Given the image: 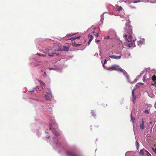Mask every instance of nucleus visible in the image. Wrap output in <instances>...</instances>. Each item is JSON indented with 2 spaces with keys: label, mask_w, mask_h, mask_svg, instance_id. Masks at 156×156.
Masks as SVG:
<instances>
[{
  "label": "nucleus",
  "mask_w": 156,
  "mask_h": 156,
  "mask_svg": "<svg viewBox=\"0 0 156 156\" xmlns=\"http://www.w3.org/2000/svg\"><path fill=\"white\" fill-rule=\"evenodd\" d=\"M61 46L60 44L59 45L57 44H55L54 46L53 47V49H50L48 51V55L49 56L52 57L55 55L57 56L58 54L55 52L54 50L55 51H61Z\"/></svg>",
  "instance_id": "1"
},
{
  "label": "nucleus",
  "mask_w": 156,
  "mask_h": 156,
  "mask_svg": "<svg viewBox=\"0 0 156 156\" xmlns=\"http://www.w3.org/2000/svg\"><path fill=\"white\" fill-rule=\"evenodd\" d=\"M124 30L126 34H132L133 33L132 28L129 23H127L126 24V27L124 28Z\"/></svg>",
  "instance_id": "2"
},
{
  "label": "nucleus",
  "mask_w": 156,
  "mask_h": 156,
  "mask_svg": "<svg viewBox=\"0 0 156 156\" xmlns=\"http://www.w3.org/2000/svg\"><path fill=\"white\" fill-rule=\"evenodd\" d=\"M119 66L117 65H114L111 66V67H109L108 69V70L109 71H112L113 70H119L121 72L123 73L124 74L125 71L123 69L119 68Z\"/></svg>",
  "instance_id": "3"
},
{
  "label": "nucleus",
  "mask_w": 156,
  "mask_h": 156,
  "mask_svg": "<svg viewBox=\"0 0 156 156\" xmlns=\"http://www.w3.org/2000/svg\"><path fill=\"white\" fill-rule=\"evenodd\" d=\"M47 94L45 95V99L48 101H50L52 98V96L51 93H46Z\"/></svg>",
  "instance_id": "4"
},
{
  "label": "nucleus",
  "mask_w": 156,
  "mask_h": 156,
  "mask_svg": "<svg viewBox=\"0 0 156 156\" xmlns=\"http://www.w3.org/2000/svg\"><path fill=\"white\" fill-rule=\"evenodd\" d=\"M132 34L129 35V36L127 38V35L126 34L123 37L125 39H126L129 42H133V40H132V37L131 35Z\"/></svg>",
  "instance_id": "5"
},
{
  "label": "nucleus",
  "mask_w": 156,
  "mask_h": 156,
  "mask_svg": "<svg viewBox=\"0 0 156 156\" xmlns=\"http://www.w3.org/2000/svg\"><path fill=\"white\" fill-rule=\"evenodd\" d=\"M50 129L51 130L52 132L55 134L56 136H60L59 133L57 132L56 130L54 129H51V127L50 128Z\"/></svg>",
  "instance_id": "6"
},
{
  "label": "nucleus",
  "mask_w": 156,
  "mask_h": 156,
  "mask_svg": "<svg viewBox=\"0 0 156 156\" xmlns=\"http://www.w3.org/2000/svg\"><path fill=\"white\" fill-rule=\"evenodd\" d=\"M136 41V39L133 40V42H132L131 43H130L128 44V46L129 48H131L132 47H135V44L134 42Z\"/></svg>",
  "instance_id": "7"
},
{
  "label": "nucleus",
  "mask_w": 156,
  "mask_h": 156,
  "mask_svg": "<svg viewBox=\"0 0 156 156\" xmlns=\"http://www.w3.org/2000/svg\"><path fill=\"white\" fill-rule=\"evenodd\" d=\"M109 57L112 58H113L116 59H119L121 58V56H109Z\"/></svg>",
  "instance_id": "8"
},
{
  "label": "nucleus",
  "mask_w": 156,
  "mask_h": 156,
  "mask_svg": "<svg viewBox=\"0 0 156 156\" xmlns=\"http://www.w3.org/2000/svg\"><path fill=\"white\" fill-rule=\"evenodd\" d=\"M144 121L143 120V119H142L141 123L140 124V129L142 130H143L144 128Z\"/></svg>",
  "instance_id": "9"
},
{
  "label": "nucleus",
  "mask_w": 156,
  "mask_h": 156,
  "mask_svg": "<svg viewBox=\"0 0 156 156\" xmlns=\"http://www.w3.org/2000/svg\"><path fill=\"white\" fill-rule=\"evenodd\" d=\"M38 81L40 83V86L42 87V88H43V87H44L45 86V84L44 83V82L41 81V80H38Z\"/></svg>",
  "instance_id": "10"
},
{
  "label": "nucleus",
  "mask_w": 156,
  "mask_h": 156,
  "mask_svg": "<svg viewBox=\"0 0 156 156\" xmlns=\"http://www.w3.org/2000/svg\"><path fill=\"white\" fill-rule=\"evenodd\" d=\"M80 37H81L80 36H79L78 37H74L71 38L70 39V40H71L72 41L73 40H74L76 39H79L80 38Z\"/></svg>",
  "instance_id": "11"
},
{
  "label": "nucleus",
  "mask_w": 156,
  "mask_h": 156,
  "mask_svg": "<svg viewBox=\"0 0 156 156\" xmlns=\"http://www.w3.org/2000/svg\"><path fill=\"white\" fill-rule=\"evenodd\" d=\"M61 49H62H62L63 51H67L69 50V48L68 47H67L64 46H63V48Z\"/></svg>",
  "instance_id": "12"
},
{
  "label": "nucleus",
  "mask_w": 156,
  "mask_h": 156,
  "mask_svg": "<svg viewBox=\"0 0 156 156\" xmlns=\"http://www.w3.org/2000/svg\"><path fill=\"white\" fill-rule=\"evenodd\" d=\"M145 150H146L144 149L141 150L140 151V154L141 155H143L144 154V151L145 152Z\"/></svg>",
  "instance_id": "13"
},
{
  "label": "nucleus",
  "mask_w": 156,
  "mask_h": 156,
  "mask_svg": "<svg viewBox=\"0 0 156 156\" xmlns=\"http://www.w3.org/2000/svg\"><path fill=\"white\" fill-rule=\"evenodd\" d=\"M73 45L76 47H77L78 46H80L81 45V44H77L75 41L74 42V44H73Z\"/></svg>",
  "instance_id": "14"
},
{
  "label": "nucleus",
  "mask_w": 156,
  "mask_h": 156,
  "mask_svg": "<svg viewBox=\"0 0 156 156\" xmlns=\"http://www.w3.org/2000/svg\"><path fill=\"white\" fill-rule=\"evenodd\" d=\"M131 120L132 121V122H133L135 119V118L133 117L132 114H131Z\"/></svg>",
  "instance_id": "15"
},
{
  "label": "nucleus",
  "mask_w": 156,
  "mask_h": 156,
  "mask_svg": "<svg viewBox=\"0 0 156 156\" xmlns=\"http://www.w3.org/2000/svg\"><path fill=\"white\" fill-rule=\"evenodd\" d=\"M152 79L153 81H155L156 80V77L155 75H154L152 77Z\"/></svg>",
  "instance_id": "16"
},
{
  "label": "nucleus",
  "mask_w": 156,
  "mask_h": 156,
  "mask_svg": "<svg viewBox=\"0 0 156 156\" xmlns=\"http://www.w3.org/2000/svg\"><path fill=\"white\" fill-rule=\"evenodd\" d=\"M135 144H136V146L138 149V148L139 147V144L138 142V141H136V142H135Z\"/></svg>",
  "instance_id": "17"
},
{
  "label": "nucleus",
  "mask_w": 156,
  "mask_h": 156,
  "mask_svg": "<svg viewBox=\"0 0 156 156\" xmlns=\"http://www.w3.org/2000/svg\"><path fill=\"white\" fill-rule=\"evenodd\" d=\"M56 125L57 124H56V122H55V120L52 121V122L51 123V126H52V125Z\"/></svg>",
  "instance_id": "18"
},
{
  "label": "nucleus",
  "mask_w": 156,
  "mask_h": 156,
  "mask_svg": "<svg viewBox=\"0 0 156 156\" xmlns=\"http://www.w3.org/2000/svg\"><path fill=\"white\" fill-rule=\"evenodd\" d=\"M145 152H146L147 153L146 154L148 156H152L148 152L147 150H145Z\"/></svg>",
  "instance_id": "19"
},
{
  "label": "nucleus",
  "mask_w": 156,
  "mask_h": 156,
  "mask_svg": "<svg viewBox=\"0 0 156 156\" xmlns=\"http://www.w3.org/2000/svg\"><path fill=\"white\" fill-rule=\"evenodd\" d=\"M37 55H39L40 56H43V57H45V55H44L43 54H39V53H37Z\"/></svg>",
  "instance_id": "20"
},
{
  "label": "nucleus",
  "mask_w": 156,
  "mask_h": 156,
  "mask_svg": "<svg viewBox=\"0 0 156 156\" xmlns=\"http://www.w3.org/2000/svg\"><path fill=\"white\" fill-rule=\"evenodd\" d=\"M93 38V36L92 35H91L90 36V37L89 40L90 41H91Z\"/></svg>",
  "instance_id": "21"
},
{
  "label": "nucleus",
  "mask_w": 156,
  "mask_h": 156,
  "mask_svg": "<svg viewBox=\"0 0 156 156\" xmlns=\"http://www.w3.org/2000/svg\"><path fill=\"white\" fill-rule=\"evenodd\" d=\"M91 113L92 115L93 116H95V113L94 111H92L91 112Z\"/></svg>",
  "instance_id": "22"
},
{
  "label": "nucleus",
  "mask_w": 156,
  "mask_h": 156,
  "mask_svg": "<svg viewBox=\"0 0 156 156\" xmlns=\"http://www.w3.org/2000/svg\"><path fill=\"white\" fill-rule=\"evenodd\" d=\"M146 78H147V76H146V75H145L144 76H143V81L144 82H145V80H146Z\"/></svg>",
  "instance_id": "23"
},
{
  "label": "nucleus",
  "mask_w": 156,
  "mask_h": 156,
  "mask_svg": "<svg viewBox=\"0 0 156 156\" xmlns=\"http://www.w3.org/2000/svg\"><path fill=\"white\" fill-rule=\"evenodd\" d=\"M122 7L121 6H120L119 8L117 9V10L118 11L122 10Z\"/></svg>",
  "instance_id": "24"
},
{
  "label": "nucleus",
  "mask_w": 156,
  "mask_h": 156,
  "mask_svg": "<svg viewBox=\"0 0 156 156\" xmlns=\"http://www.w3.org/2000/svg\"><path fill=\"white\" fill-rule=\"evenodd\" d=\"M103 66L104 67V68L106 69H108V68L105 66V64H103Z\"/></svg>",
  "instance_id": "25"
},
{
  "label": "nucleus",
  "mask_w": 156,
  "mask_h": 156,
  "mask_svg": "<svg viewBox=\"0 0 156 156\" xmlns=\"http://www.w3.org/2000/svg\"><path fill=\"white\" fill-rule=\"evenodd\" d=\"M144 112L145 113L148 114L149 113V111L147 110H145V111H144Z\"/></svg>",
  "instance_id": "26"
},
{
  "label": "nucleus",
  "mask_w": 156,
  "mask_h": 156,
  "mask_svg": "<svg viewBox=\"0 0 156 156\" xmlns=\"http://www.w3.org/2000/svg\"><path fill=\"white\" fill-rule=\"evenodd\" d=\"M110 37L109 36H106L105 37V39H108Z\"/></svg>",
  "instance_id": "27"
},
{
  "label": "nucleus",
  "mask_w": 156,
  "mask_h": 156,
  "mask_svg": "<svg viewBox=\"0 0 156 156\" xmlns=\"http://www.w3.org/2000/svg\"><path fill=\"white\" fill-rule=\"evenodd\" d=\"M156 84V80H155L154 83H152L151 85H152L154 86V85H155Z\"/></svg>",
  "instance_id": "28"
},
{
  "label": "nucleus",
  "mask_w": 156,
  "mask_h": 156,
  "mask_svg": "<svg viewBox=\"0 0 156 156\" xmlns=\"http://www.w3.org/2000/svg\"><path fill=\"white\" fill-rule=\"evenodd\" d=\"M34 91H35L34 89H33L32 90H30V91H29V92H33Z\"/></svg>",
  "instance_id": "29"
},
{
  "label": "nucleus",
  "mask_w": 156,
  "mask_h": 156,
  "mask_svg": "<svg viewBox=\"0 0 156 156\" xmlns=\"http://www.w3.org/2000/svg\"><path fill=\"white\" fill-rule=\"evenodd\" d=\"M139 83H138L136 84V87H140V86L139 85Z\"/></svg>",
  "instance_id": "30"
},
{
  "label": "nucleus",
  "mask_w": 156,
  "mask_h": 156,
  "mask_svg": "<svg viewBox=\"0 0 156 156\" xmlns=\"http://www.w3.org/2000/svg\"><path fill=\"white\" fill-rule=\"evenodd\" d=\"M133 98L134 100H135L136 99V97L135 95L133 96Z\"/></svg>",
  "instance_id": "31"
},
{
  "label": "nucleus",
  "mask_w": 156,
  "mask_h": 156,
  "mask_svg": "<svg viewBox=\"0 0 156 156\" xmlns=\"http://www.w3.org/2000/svg\"><path fill=\"white\" fill-rule=\"evenodd\" d=\"M139 83V84L140 85H143L144 83Z\"/></svg>",
  "instance_id": "32"
},
{
  "label": "nucleus",
  "mask_w": 156,
  "mask_h": 156,
  "mask_svg": "<svg viewBox=\"0 0 156 156\" xmlns=\"http://www.w3.org/2000/svg\"><path fill=\"white\" fill-rule=\"evenodd\" d=\"M132 94L133 95V96L134 95V92L133 90L132 91Z\"/></svg>",
  "instance_id": "33"
},
{
  "label": "nucleus",
  "mask_w": 156,
  "mask_h": 156,
  "mask_svg": "<svg viewBox=\"0 0 156 156\" xmlns=\"http://www.w3.org/2000/svg\"><path fill=\"white\" fill-rule=\"evenodd\" d=\"M106 62H107V60L106 59H105V60L103 64H105L106 63Z\"/></svg>",
  "instance_id": "34"
},
{
  "label": "nucleus",
  "mask_w": 156,
  "mask_h": 156,
  "mask_svg": "<svg viewBox=\"0 0 156 156\" xmlns=\"http://www.w3.org/2000/svg\"><path fill=\"white\" fill-rule=\"evenodd\" d=\"M91 41H89L88 42V45H89L90 44V42Z\"/></svg>",
  "instance_id": "35"
},
{
  "label": "nucleus",
  "mask_w": 156,
  "mask_h": 156,
  "mask_svg": "<svg viewBox=\"0 0 156 156\" xmlns=\"http://www.w3.org/2000/svg\"><path fill=\"white\" fill-rule=\"evenodd\" d=\"M99 36V35H98V34L97 33V34L96 35V36L97 37H98Z\"/></svg>",
  "instance_id": "36"
},
{
  "label": "nucleus",
  "mask_w": 156,
  "mask_h": 156,
  "mask_svg": "<svg viewBox=\"0 0 156 156\" xmlns=\"http://www.w3.org/2000/svg\"><path fill=\"white\" fill-rule=\"evenodd\" d=\"M99 41H100V40H97L96 41V42H99Z\"/></svg>",
  "instance_id": "37"
},
{
  "label": "nucleus",
  "mask_w": 156,
  "mask_h": 156,
  "mask_svg": "<svg viewBox=\"0 0 156 156\" xmlns=\"http://www.w3.org/2000/svg\"><path fill=\"white\" fill-rule=\"evenodd\" d=\"M46 137L48 139H49L50 138V136H46Z\"/></svg>",
  "instance_id": "38"
},
{
  "label": "nucleus",
  "mask_w": 156,
  "mask_h": 156,
  "mask_svg": "<svg viewBox=\"0 0 156 156\" xmlns=\"http://www.w3.org/2000/svg\"><path fill=\"white\" fill-rule=\"evenodd\" d=\"M133 2L134 3H137V1H134V2Z\"/></svg>",
  "instance_id": "39"
},
{
  "label": "nucleus",
  "mask_w": 156,
  "mask_h": 156,
  "mask_svg": "<svg viewBox=\"0 0 156 156\" xmlns=\"http://www.w3.org/2000/svg\"><path fill=\"white\" fill-rule=\"evenodd\" d=\"M137 2H140V0H138L137 1Z\"/></svg>",
  "instance_id": "40"
},
{
  "label": "nucleus",
  "mask_w": 156,
  "mask_h": 156,
  "mask_svg": "<svg viewBox=\"0 0 156 156\" xmlns=\"http://www.w3.org/2000/svg\"><path fill=\"white\" fill-rule=\"evenodd\" d=\"M154 151L156 153V148H155L154 150Z\"/></svg>",
  "instance_id": "41"
},
{
  "label": "nucleus",
  "mask_w": 156,
  "mask_h": 156,
  "mask_svg": "<svg viewBox=\"0 0 156 156\" xmlns=\"http://www.w3.org/2000/svg\"><path fill=\"white\" fill-rule=\"evenodd\" d=\"M152 122H150V124H152Z\"/></svg>",
  "instance_id": "42"
},
{
  "label": "nucleus",
  "mask_w": 156,
  "mask_h": 156,
  "mask_svg": "<svg viewBox=\"0 0 156 156\" xmlns=\"http://www.w3.org/2000/svg\"><path fill=\"white\" fill-rule=\"evenodd\" d=\"M141 42V41H138V43H139V42Z\"/></svg>",
  "instance_id": "43"
},
{
  "label": "nucleus",
  "mask_w": 156,
  "mask_h": 156,
  "mask_svg": "<svg viewBox=\"0 0 156 156\" xmlns=\"http://www.w3.org/2000/svg\"><path fill=\"white\" fill-rule=\"evenodd\" d=\"M79 41H79V42L80 43L81 42H80L81 41L80 40H79Z\"/></svg>",
  "instance_id": "44"
},
{
  "label": "nucleus",
  "mask_w": 156,
  "mask_h": 156,
  "mask_svg": "<svg viewBox=\"0 0 156 156\" xmlns=\"http://www.w3.org/2000/svg\"><path fill=\"white\" fill-rule=\"evenodd\" d=\"M155 3H156V0H155Z\"/></svg>",
  "instance_id": "45"
},
{
  "label": "nucleus",
  "mask_w": 156,
  "mask_h": 156,
  "mask_svg": "<svg viewBox=\"0 0 156 156\" xmlns=\"http://www.w3.org/2000/svg\"><path fill=\"white\" fill-rule=\"evenodd\" d=\"M155 87H156V85H155Z\"/></svg>",
  "instance_id": "46"
}]
</instances>
